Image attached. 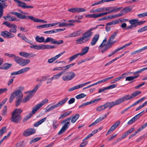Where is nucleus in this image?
Wrapping results in <instances>:
<instances>
[{"label":"nucleus","instance_id":"obj_2","mask_svg":"<svg viewBox=\"0 0 147 147\" xmlns=\"http://www.w3.org/2000/svg\"><path fill=\"white\" fill-rule=\"evenodd\" d=\"M41 84L39 83L36 85L35 87L31 91L27 92L28 94L24 97L22 100V102L25 103L29 101L31 98L34 95L36 92L38 88L40 87Z\"/></svg>","mask_w":147,"mask_h":147},{"label":"nucleus","instance_id":"obj_1","mask_svg":"<svg viewBox=\"0 0 147 147\" xmlns=\"http://www.w3.org/2000/svg\"><path fill=\"white\" fill-rule=\"evenodd\" d=\"M11 13L14 15L16 16L18 18L22 19H29L35 22H39L42 23H47V22L43 20L36 18L32 16H26L21 13H18L16 12H12Z\"/></svg>","mask_w":147,"mask_h":147},{"label":"nucleus","instance_id":"obj_26","mask_svg":"<svg viewBox=\"0 0 147 147\" xmlns=\"http://www.w3.org/2000/svg\"><path fill=\"white\" fill-rule=\"evenodd\" d=\"M66 74L68 75L69 81L72 80L76 76L75 73L72 71L67 72Z\"/></svg>","mask_w":147,"mask_h":147},{"label":"nucleus","instance_id":"obj_33","mask_svg":"<svg viewBox=\"0 0 147 147\" xmlns=\"http://www.w3.org/2000/svg\"><path fill=\"white\" fill-rule=\"evenodd\" d=\"M47 119V117H45L39 121H38L37 122L35 123L34 124V126L35 127H38L39 125H40L42 123L45 121Z\"/></svg>","mask_w":147,"mask_h":147},{"label":"nucleus","instance_id":"obj_54","mask_svg":"<svg viewBox=\"0 0 147 147\" xmlns=\"http://www.w3.org/2000/svg\"><path fill=\"white\" fill-rule=\"evenodd\" d=\"M115 128L114 127V126L112 125L110 128L109 129L108 131L106 134V135H107L113 132L115 129Z\"/></svg>","mask_w":147,"mask_h":147},{"label":"nucleus","instance_id":"obj_43","mask_svg":"<svg viewBox=\"0 0 147 147\" xmlns=\"http://www.w3.org/2000/svg\"><path fill=\"white\" fill-rule=\"evenodd\" d=\"M139 76V75H138L136 76H128L126 78L125 80L128 81H131L134 79L137 78H138Z\"/></svg>","mask_w":147,"mask_h":147},{"label":"nucleus","instance_id":"obj_49","mask_svg":"<svg viewBox=\"0 0 147 147\" xmlns=\"http://www.w3.org/2000/svg\"><path fill=\"white\" fill-rule=\"evenodd\" d=\"M32 115H33L30 113H29L28 115L24 117L23 120V122H24L27 121L29 119H30L32 116Z\"/></svg>","mask_w":147,"mask_h":147},{"label":"nucleus","instance_id":"obj_59","mask_svg":"<svg viewBox=\"0 0 147 147\" xmlns=\"http://www.w3.org/2000/svg\"><path fill=\"white\" fill-rule=\"evenodd\" d=\"M77 10L78 13L85 12L86 11V9L83 8L77 7Z\"/></svg>","mask_w":147,"mask_h":147},{"label":"nucleus","instance_id":"obj_25","mask_svg":"<svg viewBox=\"0 0 147 147\" xmlns=\"http://www.w3.org/2000/svg\"><path fill=\"white\" fill-rule=\"evenodd\" d=\"M68 98H66L63 99H62L60 101L58 102L57 103L55 104V105L57 108L58 107H59L63 105L68 100Z\"/></svg>","mask_w":147,"mask_h":147},{"label":"nucleus","instance_id":"obj_5","mask_svg":"<svg viewBox=\"0 0 147 147\" xmlns=\"http://www.w3.org/2000/svg\"><path fill=\"white\" fill-rule=\"evenodd\" d=\"M3 24L11 28L9 30V32L15 33L16 32L17 26L16 25L9 23L8 22L6 21L3 22Z\"/></svg>","mask_w":147,"mask_h":147},{"label":"nucleus","instance_id":"obj_7","mask_svg":"<svg viewBox=\"0 0 147 147\" xmlns=\"http://www.w3.org/2000/svg\"><path fill=\"white\" fill-rule=\"evenodd\" d=\"M14 1L18 3V6L23 8H32L33 7L32 6L27 5L26 4L23 2H22L19 0H13Z\"/></svg>","mask_w":147,"mask_h":147},{"label":"nucleus","instance_id":"obj_47","mask_svg":"<svg viewBox=\"0 0 147 147\" xmlns=\"http://www.w3.org/2000/svg\"><path fill=\"white\" fill-rule=\"evenodd\" d=\"M147 126V122L143 125L141 127H140L139 129L136 131V133H138L144 129Z\"/></svg>","mask_w":147,"mask_h":147},{"label":"nucleus","instance_id":"obj_53","mask_svg":"<svg viewBox=\"0 0 147 147\" xmlns=\"http://www.w3.org/2000/svg\"><path fill=\"white\" fill-rule=\"evenodd\" d=\"M77 7L72 8L69 9L68 11L73 13H78Z\"/></svg>","mask_w":147,"mask_h":147},{"label":"nucleus","instance_id":"obj_62","mask_svg":"<svg viewBox=\"0 0 147 147\" xmlns=\"http://www.w3.org/2000/svg\"><path fill=\"white\" fill-rule=\"evenodd\" d=\"M41 139L40 137H37L35 138L32 140H31L30 142V144H32L33 142H36L37 141H38Z\"/></svg>","mask_w":147,"mask_h":147},{"label":"nucleus","instance_id":"obj_29","mask_svg":"<svg viewBox=\"0 0 147 147\" xmlns=\"http://www.w3.org/2000/svg\"><path fill=\"white\" fill-rule=\"evenodd\" d=\"M11 65L12 64H11L5 63L1 66H0V69L4 70H7L11 67Z\"/></svg>","mask_w":147,"mask_h":147},{"label":"nucleus","instance_id":"obj_11","mask_svg":"<svg viewBox=\"0 0 147 147\" xmlns=\"http://www.w3.org/2000/svg\"><path fill=\"white\" fill-rule=\"evenodd\" d=\"M29 69L30 68L29 67H24L20 69L17 71L11 73V76H13L21 74L26 72L29 70Z\"/></svg>","mask_w":147,"mask_h":147},{"label":"nucleus","instance_id":"obj_15","mask_svg":"<svg viewBox=\"0 0 147 147\" xmlns=\"http://www.w3.org/2000/svg\"><path fill=\"white\" fill-rule=\"evenodd\" d=\"M105 105L106 109L109 107V109H110L115 106L119 105V104L117 100L115 101H111L107 102L105 104Z\"/></svg>","mask_w":147,"mask_h":147},{"label":"nucleus","instance_id":"obj_10","mask_svg":"<svg viewBox=\"0 0 147 147\" xmlns=\"http://www.w3.org/2000/svg\"><path fill=\"white\" fill-rule=\"evenodd\" d=\"M7 0H0L2 3L0 2V18L1 17L3 14V8L7 6L5 1Z\"/></svg>","mask_w":147,"mask_h":147},{"label":"nucleus","instance_id":"obj_64","mask_svg":"<svg viewBox=\"0 0 147 147\" xmlns=\"http://www.w3.org/2000/svg\"><path fill=\"white\" fill-rule=\"evenodd\" d=\"M88 143V141L83 139L82 141V142L80 145L81 147H83L85 146Z\"/></svg>","mask_w":147,"mask_h":147},{"label":"nucleus","instance_id":"obj_12","mask_svg":"<svg viewBox=\"0 0 147 147\" xmlns=\"http://www.w3.org/2000/svg\"><path fill=\"white\" fill-rule=\"evenodd\" d=\"M36 132L35 129H28L25 130L23 133V136L27 137L34 134Z\"/></svg>","mask_w":147,"mask_h":147},{"label":"nucleus","instance_id":"obj_40","mask_svg":"<svg viewBox=\"0 0 147 147\" xmlns=\"http://www.w3.org/2000/svg\"><path fill=\"white\" fill-rule=\"evenodd\" d=\"M79 117V115L78 114H76L75 116H73L71 119V122L72 123H74Z\"/></svg>","mask_w":147,"mask_h":147},{"label":"nucleus","instance_id":"obj_17","mask_svg":"<svg viewBox=\"0 0 147 147\" xmlns=\"http://www.w3.org/2000/svg\"><path fill=\"white\" fill-rule=\"evenodd\" d=\"M118 34V31H117L115 32L111 35L110 37L108 40V43L113 45L116 42V41H113Z\"/></svg>","mask_w":147,"mask_h":147},{"label":"nucleus","instance_id":"obj_41","mask_svg":"<svg viewBox=\"0 0 147 147\" xmlns=\"http://www.w3.org/2000/svg\"><path fill=\"white\" fill-rule=\"evenodd\" d=\"M119 23V21L117 20H116L107 23L106 25L107 26H110L117 24Z\"/></svg>","mask_w":147,"mask_h":147},{"label":"nucleus","instance_id":"obj_16","mask_svg":"<svg viewBox=\"0 0 147 147\" xmlns=\"http://www.w3.org/2000/svg\"><path fill=\"white\" fill-rule=\"evenodd\" d=\"M70 125V123L69 122H67L65 123L58 132V134L59 135H60L63 134L68 128Z\"/></svg>","mask_w":147,"mask_h":147},{"label":"nucleus","instance_id":"obj_20","mask_svg":"<svg viewBox=\"0 0 147 147\" xmlns=\"http://www.w3.org/2000/svg\"><path fill=\"white\" fill-rule=\"evenodd\" d=\"M65 53V51H63L62 52L56 55L55 57H52L51 58L49 59L48 60V63H53V62L55 60L57 59Z\"/></svg>","mask_w":147,"mask_h":147},{"label":"nucleus","instance_id":"obj_46","mask_svg":"<svg viewBox=\"0 0 147 147\" xmlns=\"http://www.w3.org/2000/svg\"><path fill=\"white\" fill-rule=\"evenodd\" d=\"M80 55L79 53H77L74 55L70 57L69 58V61H71L74 60L75 59L77 58L78 56Z\"/></svg>","mask_w":147,"mask_h":147},{"label":"nucleus","instance_id":"obj_23","mask_svg":"<svg viewBox=\"0 0 147 147\" xmlns=\"http://www.w3.org/2000/svg\"><path fill=\"white\" fill-rule=\"evenodd\" d=\"M99 36L98 34H96L94 36L91 42V45L92 46L94 45L96 43L99 39Z\"/></svg>","mask_w":147,"mask_h":147},{"label":"nucleus","instance_id":"obj_18","mask_svg":"<svg viewBox=\"0 0 147 147\" xmlns=\"http://www.w3.org/2000/svg\"><path fill=\"white\" fill-rule=\"evenodd\" d=\"M19 55L23 57H25L27 58H30L31 57H33L35 56L36 55L32 53H28L25 52H21L19 53Z\"/></svg>","mask_w":147,"mask_h":147},{"label":"nucleus","instance_id":"obj_38","mask_svg":"<svg viewBox=\"0 0 147 147\" xmlns=\"http://www.w3.org/2000/svg\"><path fill=\"white\" fill-rule=\"evenodd\" d=\"M22 112V110L21 109H16L12 112V113L16 115H20V114Z\"/></svg>","mask_w":147,"mask_h":147},{"label":"nucleus","instance_id":"obj_63","mask_svg":"<svg viewBox=\"0 0 147 147\" xmlns=\"http://www.w3.org/2000/svg\"><path fill=\"white\" fill-rule=\"evenodd\" d=\"M138 16L140 18H142L145 16H147V11L139 14L138 15Z\"/></svg>","mask_w":147,"mask_h":147},{"label":"nucleus","instance_id":"obj_58","mask_svg":"<svg viewBox=\"0 0 147 147\" xmlns=\"http://www.w3.org/2000/svg\"><path fill=\"white\" fill-rule=\"evenodd\" d=\"M62 79L64 81H69L68 75H67L66 73L64 75L62 76Z\"/></svg>","mask_w":147,"mask_h":147},{"label":"nucleus","instance_id":"obj_22","mask_svg":"<svg viewBox=\"0 0 147 147\" xmlns=\"http://www.w3.org/2000/svg\"><path fill=\"white\" fill-rule=\"evenodd\" d=\"M113 45L108 43V42L107 41L106 45H103V46L102 47V48L101 49H102L101 50L102 53H103L105 52L107 49L110 48Z\"/></svg>","mask_w":147,"mask_h":147},{"label":"nucleus","instance_id":"obj_39","mask_svg":"<svg viewBox=\"0 0 147 147\" xmlns=\"http://www.w3.org/2000/svg\"><path fill=\"white\" fill-rule=\"evenodd\" d=\"M141 93V92L140 91H135L133 92L130 95L131 99L134 98L137 96Z\"/></svg>","mask_w":147,"mask_h":147},{"label":"nucleus","instance_id":"obj_56","mask_svg":"<svg viewBox=\"0 0 147 147\" xmlns=\"http://www.w3.org/2000/svg\"><path fill=\"white\" fill-rule=\"evenodd\" d=\"M59 125V124L57 123V121L55 120L53 121V125L54 129L57 128L58 127Z\"/></svg>","mask_w":147,"mask_h":147},{"label":"nucleus","instance_id":"obj_21","mask_svg":"<svg viewBox=\"0 0 147 147\" xmlns=\"http://www.w3.org/2000/svg\"><path fill=\"white\" fill-rule=\"evenodd\" d=\"M113 45L108 43V42L107 41L106 45H103V46L102 47V48L101 49H102L101 50L102 53H103L105 52L107 49L110 48Z\"/></svg>","mask_w":147,"mask_h":147},{"label":"nucleus","instance_id":"obj_30","mask_svg":"<svg viewBox=\"0 0 147 147\" xmlns=\"http://www.w3.org/2000/svg\"><path fill=\"white\" fill-rule=\"evenodd\" d=\"M89 47H86L83 48L81 52L79 53L80 55L82 56L86 54L88 52Z\"/></svg>","mask_w":147,"mask_h":147},{"label":"nucleus","instance_id":"obj_52","mask_svg":"<svg viewBox=\"0 0 147 147\" xmlns=\"http://www.w3.org/2000/svg\"><path fill=\"white\" fill-rule=\"evenodd\" d=\"M20 38L26 42L32 44V41L27 39L24 35H22Z\"/></svg>","mask_w":147,"mask_h":147},{"label":"nucleus","instance_id":"obj_24","mask_svg":"<svg viewBox=\"0 0 147 147\" xmlns=\"http://www.w3.org/2000/svg\"><path fill=\"white\" fill-rule=\"evenodd\" d=\"M131 10V9L129 7H126L122 9L121 11L122 13L121 14H118L117 15V17H119L123 15V13H124L125 12H128Z\"/></svg>","mask_w":147,"mask_h":147},{"label":"nucleus","instance_id":"obj_36","mask_svg":"<svg viewBox=\"0 0 147 147\" xmlns=\"http://www.w3.org/2000/svg\"><path fill=\"white\" fill-rule=\"evenodd\" d=\"M41 107L38 104H37L32 109V112L30 113L33 115Z\"/></svg>","mask_w":147,"mask_h":147},{"label":"nucleus","instance_id":"obj_37","mask_svg":"<svg viewBox=\"0 0 147 147\" xmlns=\"http://www.w3.org/2000/svg\"><path fill=\"white\" fill-rule=\"evenodd\" d=\"M64 71H62L59 73L54 75L52 78L53 80H57L59 78L62 76V75L64 73Z\"/></svg>","mask_w":147,"mask_h":147},{"label":"nucleus","instance_id":"obj_50","mask_svg":"<svg viewBox=\"0 0 147 147\" xmlns=\"http://www.w3.org/2000/svg\"><path fill=\"white\" fill-rule=\"evenodd\" d=\"M132 44V42H130L129 43H128V44H127L124 45L123 46L118 48V49H117V51H118L121 50H122L123 49L126 47H127V46L130 45H131V44Z\"/></svg>","mask_w":147,"mask_h":147},{"label":"nucleus","instance_id":"obj_60","mask_svg":"<svg viewBox=\"0 0 147 147\" xmlns=\"http://www.w3.org/2000/svg\"><path fill=\"white\" fill-rule=\"evenodd\" d=\"M86 95L84 94L83 93H82L76 96V98L77 99H79L82 98H83L85 97Z\"/></svg>","mask_w":147,"mask_h":147},{"label":"nucleus","instance_id":"obj_34","mask_svg":"<svg viewBox=\"0 0 147 147\" xmlns=\"http://www.w3.org/2000/svg\"><path fill=\"white\" fill-rule=\"evenodd\" d=\"M35 40L38 42L41 43L43 42H44L45 38L43 36L40 37L39 36H37L36 37Z\"/></svg>","mask_w":147,"mask_h":147},{"label":"nucleus","instance_id":"obj_44","mask_svg":"<svg viewBox=\"0 0 147 147\" xmlns=\"http://www.w3.org/2000/svg\"><path fill=\"white\" fill-rule=\"evenodd\" d=\"M57 108L55 105L53 106H51L48 109H46L45 110V112L46 113H47L50 111L54 109H55Z\"/></svg>","mask_w":147,"mask_h":147},{"label":"nucleus","instance_id":"obj_51","mask_svg":"<svg viewBox=\"0 0 147 147\" xmlns=\"http://www.w3.org/2000/svg\"><path fill=\"white\" fill-rule=\"evenodd\" d=\"M112 9L110 10L111 12V13L119 11L122 9V8L121 7L117 8L115 7H112Z\"/></svg>","mask_w":147,"mask_h":147},{"label":"nucleus","instance_id":"obj_35","mask_svg":"<svg viewBox=\"0 0 147 147\" xmlns=\"http://www.w3.org/2000/svg\"><path fill=\"white\" fill-rule=\"evenodd\" d=\"M103 119H104V118H103L102 117H100L97 119L95 121H94V122L92 123L90 125H89V127H90L94 125H96V124L100 122L101 121H102Z\"/></svg>","mask_w":147,"mask_h":147},{"label":"nucleus","instance_id":"obj_4","mask_svg":"<svg viewBox=\"0 0 147 147\" xmlns=\"http://www.w3.org/2000/svg\"><path fill=\"white\" fill-rule=\"evenodd\" d=\"M15 61L21 66H25L30 62V61L29 59H24L17 56L15 59Z\"/></svg>","mask_w":147,"mask_h":147},{"label":"nucleus","instance_id":"obj_8","mask_svg":"<svg viewBox=\"0 0 147 147\" xmlns=\"http://www.w3.org/2000/svg\"><path fill=\"white\" fill-rule=\"evenodd\" d=\"M19 93L18 95L16 97V103L15 105L16 107H18L22 102V99L23 98V94L21 91L19 90Z\"/></svg>","mask_w":147,"mask_h":147},{"label":"nucleus","instance_id":"obj_27","mask_svg":"<svg viewBox=\"0 0 147 147\" xmlns=\"http://www.w3.org/2000/svg\"><path fill=\"white\" fill-rule=\"evenodd\" d=\"M87 41L82 36L80 38L76 40V44H82L86 43Z\"/></svg>","mask_w":147,"mask_h":147},{"label":"nucleus","instance_id":"obj_61","mask_svg":"<svg viewBox=\"0 0 147 147\" xmlns=\"http://www.w3.org/2000/svg\"><path fill=\"white\" fill-rule=\"evenodd\" d=\"M144 111V110L143 111H142L140 112L137 115H136L133 117L136 121L140 117V116L142 115H141V114Z\"/></svg>","mask_w":147,"mask_h":147},{"label":"nucleus","instance_id":"obj_42","mask_svg":"<svg viewBox=\"0 0 147 147\" xmlns=\"http://www.w3.org/2000/svg\"><path fill=\"white\" fill-rule=\"evenodd\" d=\"M106 109V107L105 106V104H104L103 105L97 107L96 108V111H103Z\"/></svg>","mask_w":147,"mask_h":147},{"label":"nucleus","instance_id":"obj_45","mask_svg":"<svg viewBox=\"0 0 147 147\" xmlns=\"http://www.w3.org/2000/svg\"><path fill=\"white\" fill-rule=\"evenodd\" d=\"M7 107L6 106H5L3 109L2 115V116H5L7 115Z\"/></svg>","mask_w":147,"mask_h":147},{"label":"nucleus","instance_id":"obj_32","mask_svg":"<svg viewBox=\"0 0 147 147\" xmlns=\"http://www.w3.org/2000/svg\"><path fill=\"white\" fill-rule=\"evenodd\" d=\"M138 19H133L130 20L129 21V23L133 26L134 28L136 27L137 26V21H138Z\"/></svg>","mask_w":147,"mask_h":147},{"label":"nucleus","instance_id":"obj_9","mask_svg":"<svg viewBox=\"0 0 147 147\" xmlns=\"http://www.w3.org/2000/svg\"><path fill=\"white\" fill-rule=\"evenodd\" d=\"M1 36L7 38H10L14 37L15 35L7 31H2L1 33Z\"/></svg>","mask_w":147,"mask_h":147},{"label":"nucleus","instance_id":"obj_48","mask_svg":"<svg viewBox=\"0 0 147 147\" xmlns=\"http://www.w3.org/2000/svg\"><path fill=\"white\" fill-rule=\"evenodd\" d=\"M147 126V122L143 125L141 127H140L139 129L136 131V133H138L144 129Z\"/></svg>","mask_w":147,"mask_h":147},{"label":"nucleus","instance_id":"obj_3","mask_svg":"<svg viewBox=\"0 0 147 147\" xmlns=\"http://www.w3.org/2000/svg\"><path fill=\"white\" fill-rule=\"evenodd\" d=\"M30 47L31 48H33L38 50L53 49L54 48V46L53 45L51 46L49 45H36L35 44L32 46H30Z\"/></svg>","mask_w":147,"mask_h":147},{"label":"nucleus","instance_id":"obj_14","mask_svg":"<svg viewBox=\"0 0 147 147\" xmlns=\"http://www.w3.org/2000/svg\"><path fill=\"white\" fill-rule=\"evenodd\" d=\"M131 99V98L130 95H129V94H127L117 100L119 104H120L125 101H127Z\"/></svg>","mask_w":147,"mask_h":147},{"label":"nucleus","instance_id":"obj_31","mask_svg":"<svg viewBox=\"0 0 147 147\" xmlns=\"http://www.w3.org/2000/svg\"><path fill=\"white\" fill-rule=\"evenodd\" d=\"M51 42L53 44L59 45L63 44V40H56L54 39L51 38Z\"/></svg>","mask_w":147,"mask_h":147},{"label":"nucleus","instance_id":"obj_55","mask_svg":"<svg viewBox=\"0 0 147 147\" xmlns=\"http://www.w3.org/2000/svg\"><path fill=\"white\" fill-rule=\"evenodd\" d=\"M48 101V100L46 98L42 100L40 103L38 104L41 107L43 105L47 103Z\"/></svg>","mask_w":147,"mask_h":147},{"label":"nucleus","instance_id":"obj_57","mask_svg":"<svg viewBox=\"0 0 147 147\" xmlns=\"http://www.w3.org/2000/svg\"><path fill=\"white\" fill-rule=\"evenodd\" d=\"M6 131V127H2L0 130V134L1 136H2L3 134L5 133Z\"/></svg>","mask_w":147,"mask_h":147},{"label":"nucleus","instance_id":"obj_6","mask_svg":"<svg viewBox=\"0 0 147 147\" xmlns=\"http://www.w3.org/2000/svg\"><path fill=\"white\" fill-rule=\"evenodd\" d=\"M94 29V28H90L83 34L82 36L87 41H88L91 38L93 34V32H92L91 31Z\"/></svg>","mask_w":147,"mask_h":147},{"label":"nucleus","instance_id":"obj_19","mask_svg":"<svg viewBox=\"0 0 147 147\" xmlns=\"http://www.w3.org/2000/svg\"><path fill=\"white\" fill-rule=\"evenodd\" d=\"M19 92V90H18L14 91L11 94L9 99V101L10 103H11L12 102L15 96H16V97H17V96Z\"/></svg>","mask_w":147,"mask_h":147},{"label":"nucleus","instance_id":"obj_28","mask_svg":"<svg viewBox=\"0 0 147 147\" xmlns=\"http://www.w3.org/2000/svg\"><path fill=\"white\" fill-rule=\"evenodd\" d=\"M72 112V111H69L65 112L61 114L60 116L59 117V119H60L62 118H64L66 117L69 115Z\"/></svg>","mask_w":147,"mask_h":147},{"label":"nucleus","instance_id":"obj_13","mask_svg":"<svg viewBox=\"0 0 147 147\" xmlns=\"http://www.w3.org/2000/svg\"><path fill=\"white\" fill-rule=\"evenodd\" d=\"M21 117L19 115L12 113L11 121L15 123H17L22 119Z\"/></svg>","mask_w":147,"mask_h":147}]
</instances>
